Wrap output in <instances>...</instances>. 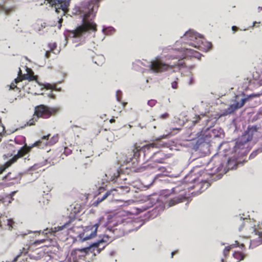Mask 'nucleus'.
I'll return each instance as SVG.
<instances>
[{
	"mask_svg": "<svg viewBox=\"0 0 262 262\" xmlns=\"http://www.w3.org/2000/svg\"><path fill=\"white\" fill-rule=\"evenodd\" d=\"M174 204V203H173V201H171L169 202V206H171L173 205Z\"/></svg>",
	"mask_w": 262,
	"mask_h": 262,
	"instance_id": "obj_28",
	"label": "nucleus"
},
{
	"mask_svg": "<svg viewBox=\"0 0 262 262\" xmlns=\"http://www.w3.org/2000/svg\"><path fill=\"white\" fill-rule=\"evenodd\" d=\"M50 136V135H48L47 136H43L42 137V139H44V140H47L49 138V137Z\"/></svg>",
	"mask_w": 262,
	"mask_h": 262,
	"instance_id": "obj_26",
	"label": "nucleus"
},
{
	"mask_svg": "<svg viewBox=\"0 0 262 262\" xmlns=\"http://www.w3.org/2000/svg\"><path fill=\"white\" fill-rule=\"evenodd\" d=\"M168 116L167 113H164L163 114L160 115L159 117L162 119H165Z\"/></svg>",
	"mask_w": 262,
	"mask_h": 262,
	"instance_id": "obj_21",
	"label": "nucleus"
},
{
	"mask_svg": "<svg viewBox=\"0 0 262 262\" xmlns=\"http://www.w3.org/2000/svg\"><path fill=\"white\" fill-rule=\"evenodd\" d=\"M95 224L94 226H87L84 229L83 232H84V233H86L90 231L92 232L93 230H94V229H95Z\"/></svg>",
	"mask_w": 262,
	"mask_h": 262,
	"instance_id": "obj_14",
	"label": "nucleus"
},
{
	"mask_svg": "<svg viewBox=\"0 0 262 262\" xmlns=\"http://www.w3.org/2000/svg\"><path fill=\"white\" fill-rule=\"evenodd\" d=\"M241 107H242V106L240 103L236 102L235 103L230 105V106L224 111L220 116L229 115L233 113L235 110Z\"/></svg>",
	"mask_w": 262,
	"mask_h": 262,
	"instance_id": "obj_8",
	"label": "nucleus"
},
{
	"mask_svg": "<svg viewBox=\"0 0 262 262\" xmlns=\"http://www.w3.org/2000/svg\"><path fill=\"white\" fill-rule=\"evenodd\" d=\"M69 223L70 222H68V223L64 224L63 225H62L60 226H58L57 228H56V229H57V230L58 231L62 230L68 224H69Z\"/></svg>",
	"mask_w": 262,
	"mask_h": 262,
	"instance_id": "obj_18",
	"label": "nucleus"
},
{
	"mask_svg": "<svg viewBox=\"0 0 262 262\" xmlns=\"http://www.w3.org/2000/svg\"><path fill=\"white\" fill-rule=\"evenodd\" d=\"M105 29H103L102 30V32H103V33H104V32H105Z\"/></svg>",
	"mask_w": 262,
	"mask_h": 262,
	"instance_id": "obj_33",
	"label": "nucleus"
},
{
	"mask_svg": "<svg viewBox=\"0 0 262 262\" xmlns=\"http://www.w3.org/2000/svg\"><path fill=\"white\" fill-rule=\"evenodd\" d=\"M247 99H248V97L247 98H243L241 100V102L240 103V104H241L242 107L244 105V104L245 103V102L247 100Z\"/></svg>",
	"mask_w": 262,
	"mask_h": 262,
	"instance_id": "obj_20",
	"label": "nucleus"
},
{
	"mask_svg": "<svg viewBox=\"0 0 262 262\" xmlns=\"http://www.w3.org/2000/svg\"><path fill=\"white\" fill-rule=\"evenodd\" d=\"M98 226L99 224L98 223L95 224V229L90 234H85L84 232L79 234L78 236L79 240L81 242H84L95 237L97 234Z\"/></svg>",
	"mask_w": 262,
	"mask_h": 262,
	"instance_id": "obj_7",
	"label": "nucleus"
},
{
	"mask_svg": "<svg viewBox=\"0 0 262 262\" xmlns=\"http://www.w3.org/2000/svg\"><path fill=\"white\" fill-rule=\"evenodd\" d=\"M104 242H105V241H104L103 239H100V240L98 241L97 242L91 244L89 247H87V248L82 249L81 251H84V252H87L88 250H90V248H93V247H98V246L99 244L104 243Z\"/></svg>",
	"mask_w": 262,
	"mask_h": 262,
	"instance_id": "obj_11",
	"label": "nucleus"
},
{
	"mask_svg": "<svg viewBox=\"0 0 262 262\" xmlns=\"http://www.w3.org/2000/svg\"><path fill=\"white\" fill-rule=\"evenodd\" d=\"M21 74V70L19 69V72H18V77L15 79L14 81L11 83V84L10 85V89L13 90L15 88H16V84L18 82L21 81L22 80L27 79L29 81H32L34 80H36V77L34 76L33 75L29 74V75H23L21 76H20V74Z\"/></svg>",
	"mask_w": 262,
	"mask_h": 262,
	"instance_id": "obj_5",
	"label": "nucleus"
},
{
	"mask_svg": "<svg viewBox=\"0 0 262 262\" xmlns=\"http://www.w3.org/2000/svg\"><path fill=\"white\" fill-rule=\"evenodd\" d=\"M205 43L207 44V50L210 49L211 47V43L209 42H207V41H206Z\"/></svg>",
	"mask_w": 262,
	"mask_h": 262,
	"instance_id": "obj_23",
	"label": "nucleus"
},
{
	"mask_svg": "<svg viewBox=\"0 0 262 262\" xmlns=\"http://www.w3.org/2000/svg\"><path fill=\"white\" fill-rule=\"evenodd\" d=\"M176 85H177L176 82L172 83V87L173 89H176Z\"/></svg>",
	"mask_w": 262,
	"mask_h": 262,
	"instance_id": "obj_27",
	"label": "nucleus"
},
{
	"mask_svg": "<svg viewBox=\"0 0 262 262\" xmlns=\"http://www.w3.org/2000/svg\"><path fill=\"white\" fill-rule=\"evenodd\" d=\"M111 194V192L110 191H107L106 192L104 195L100 199V201H102L103 200H104L105 199H106Z\"/></svg>",
	"mask_w": 262,
	"mask_h": 262,
	"instance_id": "obj_17",
	"label": "nucleus"
},
{
	"mask_svg": "<svg viewBox=\"0 0 262 262\" xmlns=\"http://www.w3.org/2000/svg\"><path fill=\"white\" fill-rule=\"evenodd\" d=\"M184 37L188 38L189 40H193L194 39H196L198 37L201 38L202 35L196 33L193 30H190L186 32L184 35Z\"/></svg>",
	"mask_w": 262,
	"mask_h": 262,
	"instance_id": "obj_9",
	"label": "nucleus"
},
{
	"mask_svg": "<svg viewBox=\"0 0 262 262\" xmlns=\"http://www.w3.org/2000/svg\"><path fill=\"white\" fill-rule=\"evenodd\" d=\"M43 87H44L45 88H46L47 89H51V90H52V89H53V88H54V86H52V85H51V84H46V85H43Z\"/></svg>",
	"mask_w": 262,
	"mask_h": 262,
	"instance_id": "obj_19",
	"label": "nucleus"
},
{
	"mask_svg": "<svg viewBox=\"0 0 262 262\" xmlns=\"http://www.w3.org/2000/svg\"><path fill=\"white\" fill-rule=\"evenodd\" d=\"M230 249V247L229 246V247H226L225 249V250L229 251Z\"/></svg>",
	"mask_w": 262,
	"mask_h": 262,
	"instance_id": "obj_30",
	"label": "nucleus"
},
{
	"mask_svg": "<svg viewBox=\"0 0 262 262\" xmlns=\"http://www.w3.org/2000/svg\"><path fill=\"white\" fill-rule=\"evenodd\" d=\"M27 72H28V73H29V72H31V70H30V69H28V68H27Z\"/></svg>",
	"mask_w": 262,
	"mask_h": 262,
	"instance_id": "obj_31",
	"label": "nucleus"
},
{
	"mask_svg": "<svg viewBox=\"0 0 262 262\" xmlns=\"http://www.w3.org/2000/svg\"><path fill=\"white\" fill-rule=\"evenodd\" d=\"M206 143V142H205L204 138H200L196 140L195 144L193 145V148L196 150L199 148L200 146H204Z\"/></svg>",
	"mask_w": 262,
	"mask_h": 262,
	"instance_id": "obj_10",
	"label": "nucleus"
},
{
	"mask_svg": "<svg viewBox=\"0 0 262 262\" xmlns=\"http://www.w3.org/2000/svg\"><path fill=\"white\" fill-rule=\"evenodd\" d=\"M40 142V141L39 140L36 141L29 146H28L25 144L18 151L16 155H15L10 160H8L4 165L0 166V174H1L7 168L9 167L12 163L15 162L18 158H21L25 154L29 152L32 147L37 146Z\"/></svg>",
	"mask_w": 262,
	"mask_h": 262,
	"instance_id": "obj_3",
	"label": "nucleus"
},
{
	"mask_svg": "<svg viewBox=\"0 0 262 262\" xmlns=\"http://www.w3.org/2000/svg\"><path fill=\"white\" fill-rule=\"evenodd\" d=\"M113 121H114V119H111V120H110V122H113Z\"/></svg>",
	"mask_w": 262,
	"mask_h": 262,
	"instance_id": "obj_34",
	"label": "nucleus"
},
{
	"mask_svg": "<svg viewBox=\"0 0 262 262\" xmlns=\"http://www.w3.org/2000/svg\"><path fill=\"white\" fill-rule=\"evenodd\" d=\"M59 111L56 107H48L43 105H40L34 108V114L33 118L27 123L29 125L34 124L35 121L40 117L44 118H49L52 114H56Z\"/></svg>",
	"mask_w": 262,
	"mask_h": 262,
	"instance_id": "obj_2",
	"label": "nucleus"
},
{
	"mask_svg": "<svg viewBox=\"0 0 262 262\" xmlns=\"http://www.w3.org/2000/svg\"><path fill=\"white\" fill-rule=\"evenodd\" d=\"M173 254H174V252H172L171 253V257L173 256Z\"/></svg>",
	"mask_w": 262,
	"mask_h": 262,
	"instance_id": "obj_32",
	"label": "nucleus"
},
{
	"mask_svg": "<svg viewBox=\"0 0 262 262\" xmlns=\"http://www.w3.org/2000/svg\"><path fill=\"white\" fill-rule=\"evenodd\" d=\"M45 26H46V23H43V27H45Z\"/></svg>",
	"mask_w": 262,
	"mask_h": 262,
	"instance_id": "obj_35",
	"label": "nucleus"
},
{
	"mask_svg": "<svg viewBox=\"0 0 262 262\" xmlns=\"http://www.w3.org/2000/svg\"><path fill=\"white\" fill-rule=\"evenodd\" d=\"M62 21V19L61 18L58 19V23L59 24V28H60L61 26V23Z\"/></svg>",
	"mask_w": 262,
	"mask_h": 262,
	"instance_id": "obj_24",
	"label": "nucleus"
},
{
	"mask_svg": "<svg viewBox=\"0 0 262 262\" xmlns=\"http://www.w3.org/2000/svg\"><path fill=\"white\" fill-rule=\"evenodd\" d=\"M4 157H6V155H4ZM5 159L6 160V158H5Z\"/></svg>",
	"mask_w": 262,
	"mask_h": 262,
	"instance_id": "obj_36",
	"label": "nucleus"
},
{
	"mask_svg": "<svg viewBox=\"0 0 262 262\" xmlns=\"http://www.w3.org/2000/svg\"><path fill=\"white\" fill-rule=\"evenodd\" d=\"M150 70L154 73L162 72L171 68V66L159 60L158 58L151 61L149 64Z\"/></svg>",
	"mask_w": 262,
	"mask_h": 262,
	"instance_id": "obj_4",
	"label": "nucleus"
},
{
	"mask_svg": "<svg viewBox=\"0 0 262 262\" xmlns=\"http://www.w3.org/2000/svg\"><path fill=\"white\" fill-rule=\"evenodd\" d=\"M27 252V250L25 248H23L19 250V253L17 254V255L14 258L13 261H16L17 260V259L18 257L20 256L23 253H26Z\"/></svg>",
	"mask_w": 262,
	"mask_h": 262,
	"instance_id": "obj_13",
	"label": "nucleus"
},
{
	"mask_svg": "<svg viewBox=\"0 0 262 262\" xmlns=\"http://www.w3.org/2000/svg\"><path fill=\"white\" fill-rule=\"evenodd\" d=\"M259 96V94H253L252 95L248 96V98L256 97H258Z\"/></svg>",
	"mask_w": 262,
	"mask_h": 262,
	"instance_id": "obj_22",
	"label": "nucleus"
},
{
	"mask_svg": "<svg viewBox=\"0 0 262 262\" xmlns=\"http://www.w3.org/2000/svg\"><path fill=\"white\" fill-rule=\"evenodd\" d=\"M236 29V27L235 26H232V30L233 31H235Z\"/></svg>",
	"mask_w": 262,
	"mask_h": 262,
	"instance_id": "obj_29",
	"label": "nucleus"
},
{
	"mask_svg": "<svg viewBox=\"0 0 262 262\" xmlns=\"http://www.w3.org/2000/svg\"><path fill=\"white\" fill-rule=\"evenodd\" d=\"M257 130L256 126H252L251 128H248L247 130L242 136L241 143L244 144L251 140L253 133H256Z\"/></svg>",
	"mask_w": 262,
	"mask_h": 262,
	"instance_id": "obj_6",
	"label": "nucleus"
},
{
	"mask_svg": "<svg viewBox=\"0 0 262 262\" xmlns=\"http://www.w3.org/2000/svg\"><path fill=\"white\" fill-rule=\"evenodd\" d=\"M98 58L99 59V61L98 62L95 61V62L97 64H98L99 66H100V65L102 64L104 62V58L102 56H100L98 57Z\"/></svg>",
	"mask_w": 262,
	"mask_h": 262,
	"instance_id": "obj_15",
	"label": "nucleus"
},
{
	"mask_svg": "<svg viewBox=\"0 0 262 262\" xmlns=\"http://www.w3.org/2000/svg\"><path fill=\"white\" fill-rule=\"evenodd\" d=\"M233 256L235 259V260L233 262H239L242 260L244 258V255L241 252H235L233 254Z\"/></svg>",
	"mask_w": 262,
	"mask_h": 262,
	"instance_id": "obj_12",
	"label": "nucleus"
},
{
	"mask_svg": "<svg viewBox=\"0 0 262 262\" xmlns=\"http://www.w3.org/2000/svg\"><path fill=\"white\" fill-rule=\"evenodd\" d=\"M7 226H8L9 227L8 229L9 230H11L13 225L14 224V222L11 219H8L7 220Z\"/></svg>",
	"mask_w": 262,
	"mask_h": 262,
	"instance_id": "obj_16",
	"label": "nucleus"
},
{
	"mask_svg": "<svg viewBox=\"0 0 262 262\" xmlns=\"http://www.w3.org/2000/svg\"><path fill=\"white\" fill-rule=\"evenodd\" d=\"M101 202V201H100V199H98V200L96 202L94 203V205L95 206H97Z\"/></svg>",
	"mask_w": 262,
	"mask_h": 262,
	"instance_id": "obj_25",
	"label": "nucleus"
},
{
	"mask_svg": "<svg viewBox=\"0 0 262 262\" xmlns=\"http://www.w3.org/2000/svg\"><path fill=\"white\" fill-rule=\"evenodd\" d=\"M93 10L90 11L89 13H85L82 16V24L78 26L75 30L72 31L70 35V37L74 38V42H77L76 39L80 38L82 35L90 31L96 32V25L94 22L88 19L90 13H92Z\"/></svg>",
	"mask_w": 262,
	"mask_h": 262,
	"instance_id": "obj_1",
	"label": "nucleus"
}]
</instances>
